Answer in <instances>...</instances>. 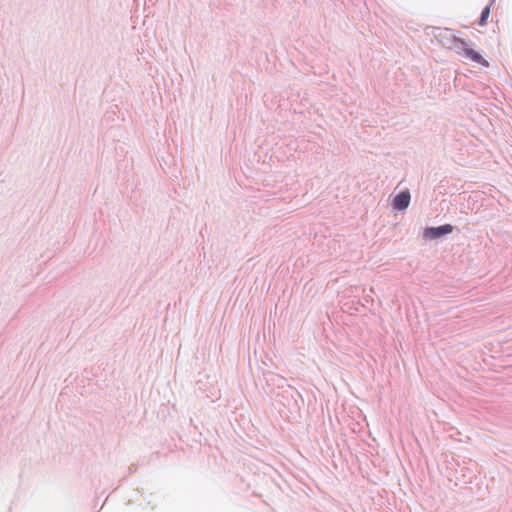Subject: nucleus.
<instances>
[{
    "instance_id": "1",
    "label": "nucleus",
    "mask_w": 512,
    "mask_h": 512,
    "mask_svg": "<svg viewBox=\"0 0 512 512\" xmlns=\"http://www.w3.org/2000/svg\"><path fill=\"white\" fill-rule=\"evenodd\" d=\"M453 47L459 55L483 66L489 65L488 62L478 52L472 48H469L464 40L455 38L453 41Z\"/></svg>"
},
{
    "instance_id": "2",
    "label": "nucleus",
    "mask_w": 512,
    "mask_h": 512,
    "mask_svg": "<svg viewBox=\"0 0 512 512\" xmlns=\"http://www.w3.org/2000/svg\"><path fill=\"white\" fill-rule=\"evenodd\" d=\"M453 231V226L450 224H445L439 227H431L425 229L423 235L426 239H436L445 234H449Z\"/></svg>"
},
{
    "instance_id": "3",
    "label": "nucleus",
    "mask_w": 512,
    "mask_h": 512,
    "mask_svg": "<svg viewBox=\"0 0 512 512\" xmlns=\"http://www.w3.org/2000/svg\"><path fill=\"white\" fill-rule=\"evenodd\" d=\"M410 204V193L408 190L402 191L393 198V208L396 210H405Z\"/></svg>"
},
{
    "instance_id": "4",
    "label": "nucleus",
    "mask_w": 512,
    "mask_h": 512,
    "mask_svg": "<svg viewBox=\"0 0 512 512\" xmlns=\"http://www.w3.org/2000/svg\"><path fill=\"white\" fill-rule=\"evenodd\" d=\"M489 15H490V6H486L482 10V13H481V17H480V20H479V25L480 26L486 25V23L488 21V18H489Z\"/></svg>"
}]
</instances>
